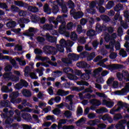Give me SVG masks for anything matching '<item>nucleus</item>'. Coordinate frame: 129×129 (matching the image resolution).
<instances>
[{"mask_svg": "<svg viewBox=\"0 0 129 129\" xmlns=\"http://www.w3.org/2000/svg\"><path fill=\"white\" fill-rule=\"evenodd\" d=\"M90 103L93 106H100V105H101V102L96 99H92L90 100Z\"/></svg>", "mask_w": 129, "mask_h": 129, "instance_id": "9b49d317", "label": "nucleus"}, {"mask_svg": "<svg viewBox=\"0 0 129 129\" xmlns=\"http://www.w3.org/2000/svg\"><path fill=\"white\" fill-rule=\"evenodd\" d=\"M43 50L46 54L49 55H56L58 53V51L60 53H64V47L61 45L58 47L57 49L54 46L45 45L43 47Z\"/></svg>", "mask_w": 129, "mask_h": 129, "instance_id": "f257e3e1", "label": "nucleus"}, {"mask_svg": "<svg viewBox=\"0 0 129 129\" xmlns=\"http://www.w3.org/2000/svg\"><path fill=\"white\" fill-rule=\"evenodd\" d=\"M54 25L51 24H45L42 27L43 31H46V32H50L53 30Z\"/></svg>", "mask_w": 129, "mask_h": 129, "instance_id": "1a4fd4ad", "label": "nucleus"}, {"mask_svg": "<svg viewBox=\"0 0 129 129\" xmlns=\"http://www.w3.org/2000/svg\"><path fill=\"white\" fill-rule=\"evenodd\" d=\"M89 55V53L87 51H83L80 53V56L81 58H87L88 55Z\"/></svg>", "mask_w": 129, "mask_h": 129, "instance_id": "8fccbe9b", "label": "nucleus"}, {"mask_svg": "<svg viewBox=\"0 0 129 129\" xmlns=\"http://www.w3.org/2000/svg\"><path fill=\"white\" fill-rule=\"evenodd\" d=\"M119 55L120 56H122V58H125V57L127 56V53H126V51L123 50H121L119 52Z\"/></svg>", "mask_w": 129, "mask_h": 129, "instance_id": "de8ad7c7", "label": "nucleus"}, {"mask_svg": "<svg viewBox=\"0 0 129 129\" xmlns=\"http://www.w3.org/2000/svg\"><path fill=\"white\" fill-rule=\"evenodd\" d=\"M69 79L70 80H73L74 81H76L78 79V77L76 76H74L73 75H71L68 77Z\"/></svg>", "mask_w": 129, "mask_h": 129, "instance_id": "13d9d810", "label": "nucleus"}, {"mask_svg": "<svg viewBox=\"0 0 129 129\" xmlns=\"http://www.w3.org/2000/svg\"><path fill=\"white\" fill-rule=\"evenodd\" d=\"M52 100H54L56 103H59L61 101V97L57 96L54 98H52Z\"/></svg>", "mask_w": 129, "mask_h": 129, "instance_id": "4d7b16f0", "label": "nucleus"}, {"mask_svg": "<svg viewBox=\"0 0 129 129\" xmlns=\"http://www.w3.org/2000/svg\"><path fill=\"white\" fill-rule=\"evenodd\" d=\"M52 113L55 115H59L61 113V110L56 108L52 110Z\"/></svg>", "mask_w": 129, "mask_h": 129, "instance_id": "864d4df0", "label": "nucleus"}, {"mask_svg": "<svg viewBox=\"0 0 129 129\" xmlns=\"http://www.w3.org/2000/svg\"><path fill=\"white\" fill-rule=\"evenodd\" d=\"M95 58V52H91L90 55L89 54L87 56V61H91L93 60V58Z\"/></svg>", "mask_w": 129, "mask_h": 129, "instance_id": "c9c22d12", "label": "nucleus"}, {"mask_svg": "<svg viewBox=\"0 0 129 129\" xmlns=\"http://www.w3.org/2000/svg\"><path fill=\"white\" fill-rule=\"evenodd\" d=\"M36 31L35 30V28H30L28 29V31L27 33H24V36H29V37H34V33H35Z\"/></svg>", "mask_w": 129, "mask_h": 129, "instance_id": "dca6fc26", "label": "nucleus"}, {"mask_svg": "<svg viewBox=\"0 0 129 129\" xmlns=\"http://www.w3.org/2000/svg\"><path fill=\"white\" fill-rule=\"evenodd\" d=\"M97 113L100 114V113H105V112H108V110L107 108L103 107L101 108L98 109L96 111Z\"/></svg>", "mask_w": 129, "mask_h": 129, "instance_id": "cd10ccee", "label": "nucleus"}, {"mask_svg": "<svg viewBox=\"0 0 129 129\" xmlns=\"http://www.w3.org/2000/svg\"><path fill=\"white\" fill-rule=\"evenodd\" d=\"M20 93L18 91L13 92L10 95V97L11 99H16L17 97H19Z\"/></svg>", "mask_w": 129, "mask_h": 129, "instance_id": "a878e982", "label": "nucleus"}, {"mask_svg": "<svg viewBox=\"0 0 129 129\" xmlns=\"http://www.w3.org/2000/svg\"><path fill=\"white\" fill-rule=\"evenodd\" d=\"M71 85L70 82H67V83L62 84L61 88H69V86H71Z\"/></svg>", "mask_w": 129, "mask_h": 129, "instance_id": "5fc2aeb1", "label": "nucleus"}, {"mask_svg": "<svg viewBox=\"0 0 129 129\" xmlns=\"http://www.w3.org/2000/svg\"><path fill=\"white\" fill-rule=\"evenodd\" d=\"M85 87L84 86H82V87H74L72 88V91H77V92H80V91H82V90H84Z\"/></svg>", "mask_w": 129, "mask_h": 129, "instance_id": "7c9ffc66", "label": "nucleus"}, {"mask_svg": "<svg viewBox=\"0 0 129 129\" xmlns=\"http://www.w3.org/2000/svg\"><path fill=\"white\" fill-rule=\"evenodd\" d=\"M10 62L13 67H14V68H19V66H18V64H17V62L16 61V60L13 59L11 60Z\"/></svg>", "mask_w": 129, "mask_h": 129, "instance_id": "052dcab7", "label": "nucleus"}, {"mask_svg": "<svg viewBox=\"0 0 129 129\" xmlns=\"http://www.w3.org/2000/svg\"><path fill=\"white\" fill-rule=\"evenodd\" d=\"M70 15L74 18L75 20H78V19H81L84 16V13L82 11L75 12L73 10H71L70 12Z\"/></svg>", "mask_w": 129, "mask_h": 129, "instance_id": "39448f33", "label": "nucleus"}, {"mask_svg": "<svg viewBox=\"0 0 129 129\" xmlns=\"http://www.w3.org/2000/svg\"><path fill=\"white\" fill-rule=\"evenodd\" d=\"M68 17V15L62 14L61 16H58L56 18V21L58 22V23H60L61 24L59 27V31L61 33L64 32V31H65V29H66V27H65L63 24L65 23V18H67Z\"/></svg>", "mask_w": 129, "mask_h": 129, "instance_id": "7ed1b4c3", "label": "nucleus"}, {"mask_svg": "<svg viewBox=\"0 0 129 129\" xmlns=\"http://www.w3.org/2000/svg\"><path fill=\"white\" fill-rule=\"evenodd\" d=\"M100 18L102 19V21H103L105 23H108V22L110 21V18L107 15H101L100 16Z\"/></svg>", "mask_w": 129, "mask_h": 129, "instance_id": "b1692460", "label": "nucleus"}, {"mask_svg": "<svg viewBox=\"0 0 129 129\" xmlns=\"http://www.w3.org/2000/svg\"><path fill=\"white\" fill-rule=\"evenodd\" d=\"M43 11L44 13H46L47 15H50L52 13V9L49 8L48 4H45L43 7Z\"/></svg>", "mask_w": 129, "mask_h": 129, "instance_id": "aec40b11", "label": "nucleus"}, {"mask_svg": "<svg viewBox=\"0 0 129 129\" xmlns=\"http://www.w3.org/2000/svg\"><path fill=\"white\" fill-rule=\"evenodd\" d=\"M31 20H32V22L33 23H38L40 22V17H38V16L34 15H32L31 17Z\"/></svg>", "mask_w": 129, "mask_h": 129, "instance_id": "2f4dec72", "label": "nucleus"}, {"mask_svg": "<svg viewBox=\"0 0 129 129\" xmlns=\"http://www.w3.org/2000/svg\"><path fill=\"white\" fill-rule=\"evenodd\" d=\"M12 69H13V66L11 64L7 65L4 69V70L6 72H9L10 71H12Z\"/></svg>", "mask_w": 129, "mask_h": 129, "instance_id": "603ef678", "label": "nucleus"}, {"mask_svg": "<svg viewBox=\"0 0 129 129\" xmlns=\"http://www.w3.org/2000/svg\"><path fill=\"white\" fill-rule=\"evenodd\" d=\"M51 10L53 14L55 15L58 13V12H59V7H58V5H54Z\"/></svg>", "mask_w": 129, "mask_h": 129, "instance_id": "a19ab883", "label": "nucleus"}, {"mask_svg": "<svg viewBox=\"0 0 129 129\" xmlns=\"http://www.w3.org/2000/svg\"><path fill=\"white\" fill-rule=\"evenodd\" d=\"M71 39L72 41H76L77 40V38H78V36L77 34L75 32H73L71 33Z\"/></svg>", "mask_w": 129, "mask_h": 129, "instance_id": "f704fd0d", "label": "nucleus"}, {"mask_svg": "<svg viewBox=\"0 0 129 129\" xmlns=\"http://www.w3.org/2000/svg\"><path fill=\"white\" fill-rule=\"evenodd\" d=\"M14 4L15 6H18V7H25V3L21 1H15Z\"/></svg>", "mask_w": 129, "mask_h": 129, "instance_id": "3c124183", "label": "nucleus"}, {"mask_svg": "<svg viewBox=\"0 0 129 129\" xmlns=\"http://www.w3.org/2000/svg\"><path fill=\"white\" fill-rule=\"evenodd\" d=\"M15 114V111L11 110H9L7 115H4V117L7 118L5 120L6 124H11L13 121H14V119L12 118L13 115Z\"/></svg>", "mask_w": 129, "mask_h": 129, "instance_id": "20e7f679", "label": "nucleus"}, {"mask_svg": "<svg viewBox=\"0 0 129 129\" xmlns=\"http://www.w3.org/2000/svg\"><path fill=\"white\" fill-rule=\"evenodd\" d=\"M21 93L24 97H31V96H32V92L28 89H23L21 91Z\"/></svg>", "mask_w": 129, "mask_h": 129, "instance_id": "f8f14e48", "label": "nucleus"}, {"mask_svg": "<svg viewBox=\"0 0 129 129\" xmlns=\"http://www.w3.org/2000/svg\"><path fill=\"white\" fill-rule=\"evenodd\" d=\"M62 128V129H74V128H75V126H74L73 125H64L63 126Z\"/></svg>", "mask_w": 129, "mask_h": 129, "instance_id": "338daca9", "label": "nucleus"}, {"mask_svg": "<svg viewBox=\"0 0 129 129\" xmlns=\"http://www.w3.org/2000/svg\"><path fill=\"white\" fill-rule=\"evenodd\" d=\"M11 102L14 104L20 103L22 102V99L21 98H18V99H12L11 100Z\"/></svg>", "mask_w": 129, "mask_h": 129, "instance_id": "ea45409f", "label": "nucleus"}, {"mask_svg": "<svg viewBox=\"0 0 129 129\" xmlns=\"http://www.w3.org/2000/svg\"><path fill=\"white\" fill-rule=\"evenodd\" d=\"M104 40L106 43H108L109 41H111V37L110 36V35H109L108 33H107L104 35Z\"/></svg>", "mask_w": 129, "mask_h": 129, "instance_id": "a18cd8bd", "label": "nucleus"}, {"mask_svg": "<svg viewBox=\"0 0 129 129\" xmlns=\"http://www.w3.org/2000/svg\"><path fill=\"white\" fill-rule=\"evenodd\" d=\"M102 70H103V69L101 67L98 68V69L95 70V74L96 75H98L100 74V72H101Z\"/></svg>", "mask_w": 129, "mask_h": 129, "instance_id": "0e129e2a", "label": "nucleus"}, {"mask_svg": "<svg viewBox=\"0 0 129 129\" xmlns=\"http://www.w3.org/2000/svg\"><path fill=\"white\" fill-rule=\"evenodd\" d=\"M63 114L67 118H70L72 115V112L69 110H67L64 112Z\"/></svg>", "mask_w": 129, "mask_h": 129, "instance_id": "37998d69", "label": "nucleus"}, {"mask_svg": "<svg viewBox=\"0 0 129 129\" xmlns=\"http://www.w3.org/2000/svg\"><path fill=\"white\" fill-rule=\"evenodd\" d=\"M73 26H74L73 23L72 22L69 23L67 25V30H72V29H73Z\"/></svg>", "mask_w": 129, "mask_h": 129, "instance_id": "69168bd1", "label": "nucleus"}, {"mask_svg": "<svg viewBox=\"0 0 129 129\" xmlns=\"http://www.w3.org/2000/svg\"><path fill=\"white\" fill-rule=\"evenodd\" d=\"M22 117L24 119H25V120H30V119H32V116L30 113H23L22 114Z\"/></svg>", "mask_w": 129, "mask_h": 129, "instance_id": "393cba45", "label": "nucleus"}, {"mask_svg": "<svg viewBox=\"0 0 129 129\" xmlns=\"http://www.w3.org/2000/svg\"><path fill=\"white\" fill-rule=\"evenodd\" d=\"M117 105L119 106L118 108H120V109H122V108H128V105L126 103H124L121 101H119L117 103Z\"/></svg>", "mask_w": 129, "mask_h": 129, "instance_id": "412c9836", "label": "nucleus"}, {"mask_svg": "<svg viewBox=\"0 0 129 129\" xmlns=\"http://www.w3.org/2000/svg\"><path fill=\"white\" fill-rule=\"evenodd\" d=\"M70 93V91H65L63 89H58L56 92V95H58V96H67V95H68Z\"/></svg>", "mask_w": 129, "mask_h": 129, "instance_id": "9d476101", "label": "nucleus"}, {"mask_svg": "<svg viewBox=\"0 0 129 129\" xmlns=\"http://www.w3.org/2000/svg\"><path fill=\"white\" fill-rule=\"evenodd\" d=\"M68 56L69 58H62L63 62L66 66H70V64H72V60L73 61H77L79 60V56L75 53H70Z\"/></svg>", "mask_w": 129, "mask_h": 129, "instance_id": "f03ea898", "label": "nucleus"}, {"mask_svg": "<svg viewBox=\"0 0 129 129\" xmlns=\"http://www.w3.org/2000/svg\"><path fill=\"white\" fill-rule=\"evenodd\" d=\"M37 40L39 43H44V41H45V38L41 36H38L37 38Z\"/></svg>", "mask_w": 129, "mask_h": 129, "instance_id": "774afa93", "label": "nucleus"}, {"mask_svg": "<svg viewBox=\"0 0 129 129\" xmlns=\"http://www.w3.org/2000/svg\"><path fill=\"white\" fill-rule=\"evenodd\" d=\"M117 69H123V65L114 64L113 66H110L109 67L110 70H116Z\"/></svg>", "mask_w": 129, "mask_h": 129, "instance_id": "f3484780", "label": "nucleus"}, {"mask_svg": "<svg viewBox=\"0 0 129 129\" xmlns=\"http://www.w3.org/2000/svg\"><path fill=\"white\" fill-rule=\"evenodd\" d=\"M60 1L61 2L57 0V5L58 6H59V7H60L61 8V13H62L63 14H67V12H68V9L67 8V6L64 4V1L63 0Z\"/></svg>", "mask_w": 129, "mask_h": 129, "instance_id": "0eeeda50", "label": "nucleus"}, {"mask_svg": "<svg viewBox=\"0 0 129 129\" xmlns=\"http://www.w3.org/2000/svg\"><path fill=\"white\" fill-rule=\"evenodd\" d=\"M55 18H54V17H50L48 18V22L49 23V24H54V25H55V28L56 29V28H57V26H58V21H56L55 20Z\"/></svg>", "mask_w": 129, "mask_h": 129, "instance_id": "4be33fe9", "label": "nucleus"}, {"mask_svg": "<svg viewBox=\"0 0 129 129\" xmlns=\"http://www.w3.org/2000/svg\"><path fill=\"white\" fill-rule=\"evenodd\" d=\"M117 78L119 80V81H122V79H124L126 82L129 81V77L125 78V77L123 75V74L118 73L116 74Z\"/></svg>", "mask_w": 129, "mask_h": 129, "instance_id": "ddd939ff", "label": "nucleus"}, {"mask_svg": "<svg viewBox=\"0 0 129 129\" xmlns=\"http://www.w3.org/2000/svg\"><path fill=\"white\" fill-rule=\"evenodd\" d=\"M11 10L12 12H17L20 11V8H19V7H17L14 5H12L11 6Z\"/></svg>", "mask_w": 129, "mask_h": 129, "instance_id": "e2e57ef3", "label": "nucleus"}, {"mask_svg": "<svg viewBox=\"0 0 129 129\" xmlns=\"http://www.w3.org/2000/svg\"><path fill=\"white\" fill-rule=\"evenodd\" d=\"M113 6H114V2L113 1H109L106 5V9L110 10L111 8L113 7Z\"/></svg>", "mask_w": 129, "mask_h": 129, "instance_id": "79ce46f5", "label": "nucleus"}, {"mask_svg": "<svg viewBox=\"0 0 129 129\" xmlns=\"http://www.w3.org/2000/svg\"><path fill=\"white\" fill-rule=\"evenodd\" d=\"M10 80H11L12 81H14V82H17L18 81H19L20 77L12 74Z\"/></svg>", "mask_w": 129, "mask_h": 129, "instance_id": "c03bdc74", "label": "nucleus"}, {"mask_svg": "<svg viewBox=\"0 0 129 129\" xmlns=\"http://www.w3.org/2000/svg\"><path fill=\"white\" fill-rule=\"evenodd\" d=\"M45 38L46 41L50 43H55L57 41V38L54 36H52L49 33H46L45 35Z\"/></svg>", "mask_w": 129, "mask_h": 129, "instance_id": "6e6552de", "label": "nucleus"}, {"mask_svg": "<svg viewBox=\"0 0 129 129\" xmlns=\"http://www.w3.org/2000/svg\"><path fill=\"white\" fill-rule=\"evenodd\" d=\"M68 6L69 8V9H72V10H73L74 8H75V4L72 1V0H69L68 2Z\"/></svg>", "mask_w": 129, "mask_h": 129, "instance_id": "4c0bfd02", "label": "nucleus"}, {"mask_svg": "<svg viewBox=\"0 0 129 129\" xmlns=\"http://www.w3.org/2000/svg\"><path fill=\"white\" fill-rule=\"evenodd\" d=\"M9 7L7 3L0 2V9H3V10H6L7 12H10V10L8 9Z\"/></svg>", "mask_w": 129, "mask_h": 129, "instance_id": "c756f323", "label": "nucleus"}, {"mask_svg": "<svg viewBox=\"0 0 129 129\" xmlns=\"http://www.w3.org/2000/svg\"><path fill=\"white\" fill-rule=\"evenodd\" d=\"M96 32L93 29H90L87 32V36L89 37L90 39H93L94 36H96Z\"/></svg>", "mask_w": 129, "mask_h": 129, "instance_id": "4468645a", "label": "nucleus"}, {"mask_svg": "<svg viewBox=\"0 0 129 129\" xmlns=\"http://www.w3.org/2000/svg\"><path fill=\"white\" fill-rule=\"evenodd\" d=\"M95 29L96 31L98 34H100L101 32H105V31L107 30V27H106V26L103 24L101 25L99 23L96 24Z\"/></svg>", "mask_w": 129, "mask_h": 129, "instance_id": "423d86ee", "label": "nucleus"}, {"mask_svg": "<svg viewBox=\"0 0 129 129\" xmlns=\"http://www.w3.org/2000/svg\"><path fill=\"white\" fill-rule=\"evenodd\" d=\"M21 81L23 87H28V86H29V84L26 80H21Z\"/></svg>", "mask_w": 129, "mask_h": 129, "instance_id": "680f3d73", "label": "nucleus"}, {"mask_svg": "<svg viewBox=\"0 0 129 129\" xmlns=\"http://www.w3.org/2000/svg\"><path fill=\"white\" fill-rule=\"evenodd\" d=\"M96 8L100 14H104V13H105V11H106V9L103 6L96 7Z\"/></svg>", "mask_w": 129, "mask_h": 129, "instance_id": "58836bf2", "label": "nucleus"}, {"mask_svg": "<svg viewBox=\"0 0 129 129\" xmlns=\"http://www.w3.org/2000/svg\"><path fill=\"white\" fill-rule=\"evenodd\" d=\"M100 120L98 119H95L94 120H91L89 121L88 124L91 126H94V125H97L98 123H100Z\"/></svg>", "mask_w": 129, "mask_h": 129, "instance_id": "6ab92c4d", "label": "nucleus"}, {"mask_svg": "<svg viewBox=\"0 0 129 129\" xmlns=\"http://www.w3.org/2000/svg\"><path fill=\"white\" fill-rule=\"evenodd\" d=\"M83 114V109L81 108L80 107L77 110V115L79 116H80V115H82Z\"/></svg>", "mask_w": 129, "mask_h": 129, "instance_id": "6e6d98bb", "label": "nucleus"}, {"mask_svg": "<svg viewBox=\"0 0 129 129\" xmlns=\"http://www.w3.org/2000/svg\"><path fill=\"white\" fill-rule=\"evenodd\" d=\"M63 72L64 73H66V74H68L69 72H71V73H73L74 72V71L73 69H71L70 67H66L62 70Z\"/></svg>", "mask_w": 129, "mask_h": 129, "instance_id": "473e14b6", "label": "nucleus"}, {"mask_svg": "<svg viewBox=\"0 0 129 129\" xmlns=\"http://www.w3.org/2000/svg\"><path fill=\"white\" fill-rule=\"evenodd\" d=\"M78 67L80 68H84L86 69V68L88 69V63L85 61H81L79 63L77 64Z\"/></svg>", "mask_w": 129, "mask_h": 129, "instance_id": "a211bd4d", "label": "nucleus"}, {"mask_svg": "<svg viewBox=\"0 0 129 129\" xmlns=\"http://www.w3.org/2000/svg\"><path fill=\"white\" fill-rule=\"evenodd\" d=\"M123 8V6L120 3L117 4L114 8V11L117 12V13H119L121 11V9Z\"/></svg>", "mask_w": 129, "mask_h": 129, "instance_id": "5701e85b", "label": "nucleus"}, {"mask_svg": "<svg viewBox=\"0 0 129 129\" xmlns=\"http://www.w3.org/2000/svg\"><path fill=\"white\" fill-rule=\"evenodd\" d=\"M80 78L83 80L86 81L90 79V76H89L88 75L84 73L82 75H81Z\"/></svg>", "mask_w": 129, "mask_h": 129, "instance_id": "e433bc0d", "label": "nucleus"}, {"mask_svg": "<svg viewBox=\"0 0 129 129\" xmlns=\"http://www.w3.org/2000/svg\"><path fill=\"white\" fill-rule=\"evenodd\" d=\"M28 9L32 13H38L39 12V9L35 6H30Z\"/></svg>", "mask_w": 129, "mask_h": 129, "instance_id": "c85d7f7f", "label": "nucleus"}, {"mask_svg": "<svg viewBox=\"0 0 129 129\" xmlns=\"http://www.w3.org/2000/svg\"><path fill=\"white\" fill-rule=\"evenodd\" d=\"M98 45H99V42L98 41L94 40L92 42V46L94 49H96L98 47Z\"/></svg>", "mask_w": 129, "mask_h": 129, "instance_id": "bf43d9fd", "label": "nucleus"}, {"mask_svg": "<svg viewBox=\"0 0 129 129\" xmlns=\"http://www.w3.org/2000/svg\"><path fill=\"white\" fill-rule=\"evenodd\" d=\"M109 57L110 59H115L116 57H117V53L116 52H112L110 53V55H109Z\"/></svg>", "mask_w": 129, "mask_h": 129, "instance_id": "09e8293b", "label": "nucleus"}, {"mask_svg": "<svg viewBox=\"0 0 129 129\" xmlns=\"http://www.w3.org/2000/svg\"><path fill=\"white\" fill-rule=\"evenodd\" d=\"M122 118V115L120 113H117L114 116V120H119V119H121Z\"/></svg>", "mask_w": 129, "mask_h": 129, "instance_id": "49530a36", "label": "nucleus"}, {"mask_svg": "<svg viewBox=\"0 0 129 129\" xmlns=\"http://www.w3.org/2000/svg\"><path fill=\"white\" fill-rule=\"evenodd\" d=\"M1 105L3 107H10L11 102L9 100L2 101L1 102Z\"/></svg>", "mask_w": 129, "mask_h": 129, "instance_id": "bb28decb", "label": "nucleus"}, {"mask_svg": "<svg viewBox=\"0 0 129 129\" xmlns=\"http://www.w3.org/2000/svg\"><path fill=\"white\" fill-rule=\"evenodd\" d=\"M12 75L13 73L11 72L9 73H6L3 75V78H4V79H10L11 80Z\"/></svg>", "mask_w": 129, "mask_h": 129, "instance_id": "72a5a7b5", "label": "nucleus"}, {"mask_svg": "<svg viewBox=\"0 0 129 129\" xmlns=\"http://www.w3.org/2000/svg\"><path fill=\"white\" fill-rule=\"evenodd\" d=\"M127 92H129V90L127 89L123 88L121 91H117L115 92L117 95H126Z\"/></svg>", "mask_w": 129, "mask_h": 129, "instance_id": "2eb2a0df", "label": "nucleus"}]
</instances>
